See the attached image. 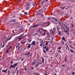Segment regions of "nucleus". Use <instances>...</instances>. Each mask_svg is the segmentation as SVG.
I'll return each instance as SVG.
<instances>
[{"mask_svg": "<svg viewBox=\"0 0 75 75\" xmlns=\"http://www.w3.org/2000/svg\"><path fill=\"white\" fill-rule=\"evenodd\" d=\"M70 51L72 53V52H73V53H74V51H73V50H72L71 49H70Z\"/></svg>", "mask_w": 75, "mask_h": 75, "instance_id": "obj_23", "label": "nucleus"}, {"mask_svg": "<svg viewBox=\"0 0 75 75\" xmlns=\"http://www.w3.org/2000/svg\"><path fill=\"white\" fill-rule=\"evenodd\" d=\"M4 43H3V45L2 47V48H3L4 47Z\"/></svg>", "mask_w": 75, "mask_h": 75, "instance_id": "obj_33", "label": "nucleus"}, {"mask_svg": "<svg viewBox=\"0 0 75 75\" xmlns=\"http://www.w3.org/2000/svg\"><path fill=\"white\" fill-rule=\"evenodd\" d=\"M64 27L66 28V29H67V31H68V30H69V28H67V25H64Z\"/></svg>", "mask_w": 75, "mask_h": 75, "instance_id": "obj_11", "label": "nucleus"}, {"mask_svg": "<svg viewBox=\"0 0 75 75\" xmlns=\"http://www.w3.org/2000/svg\"><path fill=\"white\" fill-rule=\"evenodd\" d=\"M67 61V58H65L64 59V61H65V62H66Z\"/></svg>", "mask_w": 75, "mask_h": 75, "instance_id": "obj_28", "label": "nucleus"}, {"mask_svg": "<svg viewBox=\"0 0 75 75\" xmlns=\"http://www.w3.org/2000/svg\"><path fill=\"white\" fill-rule=\"evenodd\" d=\"M8 40V38H7V39H6V41H7V40Z\"/></svg>", "mask_w": 75, "mask_h": 75, "instance_id": "obj_55", "label": "nucleus"}, {"mask_svg": "<svg viewBox=\"0 0 75 75\" xmlns=\"http://www.w3.org/2000/svg\"><path fill=\"white\" fill-rule=\"evenodd\" d=\"M63 29L64 30V32H65V33H67L68 31H69V29L68 30V31H67V30H66L65 29V28L64 27H63Z\"/></svg>", "mask_w": 75, "mask_h": 75, "instance_id": "obj_8", "label": "nucleus"}, {"mask_svg": "<svg viewBox=\"0 0 75 75\" xmlns=\"http://www.w3.org/2000/svg\"><path fill=\"white\" fill-rule=\"evenodd\" d=\"M55 21H57V19H56Z\"/></svg>", "mask_w": 75, "mask_h": 75, "instance_id": "obj_61", "label": "nucleus"}, {"mask_svg": "<svg viewBox=\"0 0 75 75\" xmlns=\"http://www.w3.org/2000/svg\"><path fill=\"white\" fill-rule=\"evenodd\" d=\"M20 47V46H19V45H18L16 46V48H17V47H18V49H19V47Z\"/></svg>", "mask_w": 75, "mask_h": 75, "instance_id": "obj_32", "label": "nucleus"}, {"mask_svg": "<svg viewBox=\"0 0 75 75\" xmlns=\"http://www.w3.org/2000/svg\"><path fill=\"white\" fill-rule=\"evenodd\" d=\"M38 40H40V41H41V39H38Z\"/></svg>", "mask_w": 75, "mask_h": 75, "instance_id": "obj_36", "label": "nucleus"}, {"mask_svg": "<svg viewBox=\"0 0 75 75\" xmlns=\"http://www.w3.org/2000/svg\"><path fill=\"white\" fill-rule=\"evenodd\" d=\"M28 40L29 42H31V40Z\"/></svg>", "mask_w": 75, "mask_h": 75, "instance_id": "obj_43", "label": "nucleus"}, {"mask_svg": "<svg viewBox=\"0 0 75 75\" xmlns=\"http://www.w3.org/2000/svg\"><path fill=\"white\" fill-rule=\"evenodd\" d=\"M62 38L63 40H64V41H65V38L64 37V36H63L62 37Z\"/></svg>", "mask_w": 75, "mask_h": 75, "instance_id": "obj_18", "label": "nucleus"}, {"mask_svg": "<svg viewBox=\"0 0 75 75\" xmlns=\"http://www.w3.org/2000/svg\"><path fill=\"white\" fill-rule=\"evenodd\" d=\"M61 43L62 44H64V42L63 41H61Z\"/></svg>", "mask_w": 75, "mask_h": 75, "instance_id": "obj_26", "label": "nucleus"}, {"mask_svg": "<svg viewBox=\"0 0 75 75\" xmlns=\"http://www.w3.org/2000/svg\"><path fill=\"white\" fill-rule=\"evenodd\" d=\"M25 71H27V68H25Z\"/></svg>", "mask_w": 75, "mask_h": 75, "instance_id": "obj_47", "label": "nucleus"}, {"mask_svg": "<svg viewBox=\"0 0 75 75\" xmlns=\"http://www.w3.org/2000/svg\"><path fill=\"white\" fill-rule=\"evenodd\" d=\"M47 18L48 19V20H51V18L50 17Z\"/></svg>", "mask_w": 75, "mask_h": 75, "instance_id": "obj_40", "label": "nucleus"}, {"mask_svg": "<svg viewBox=\"0 0 75 75\" xmlns=\"http://www.w3.org/2000/svg\"><path fill=\"white\" fill-rule=\"evenodd\" d=\"M12 73L13 74H15V73L13 71L12 72Z\"/></svg>", "mask_w": 75, "mask_h": 75, "instance_id": "obj_50", "label": "nucleus"}, {"mask_svg": "<svg viewBox=\"0 0 75 75\" xmlns=\"http://www.w3.org/2000/svg\"><path fill=\"white\" fill-rule=\"evenodd\" d=\"M17 65H18V63H17L14 64L13 66L15 68V67H16L17 66Z\"/></svg>", "mask_w": 75, "mask_h": 75, "instance_id": "obj_13", "label": "nucleus"}, {"mask_svg": "<svg viewBox=\"0 0 75 75\" xmlns=\"http://www.w3.org/2000/svg\"><path fill=\"white\" fill-rule=\"evenodd\" d=\"M62 9H64V8L63 7L61 8Z\"/></svg>", "mask_w": 75, "mask_h": 75, "instance_id": "obj_60", "label": "nucleus"}, {"mask_svg": "<svg viewBox=\"0 0 75 75\" xmlns=\"http://www.w3.org/2000/svg\"><path fill=\"white\" fill-rule=\"evenodd\" d=\"M67 48H68V47H66V50H67Z\"/></svg>", "mask_w": 75, "mask_h": 75, "instance_id": "obj_52", "label": "nucleus"}, {"mask_svg": "<svg viewBox=\"0 0 75 75\" xmlns=\"http://www.w3.org/2000/svg\"><path fill=\"white\" fill-rule=\"evenodd\" d=\"M21 61H24V59H21Z\"/></svg>", "mask_w": 75, "mask_h": 75, "instance_id": "obj_51", "label": "nucleus"}, {"mask_svg": "<svg viewBox=\"0 0 75 75\" xmlns=\"http://www.w3.org/2000/svg\"><path fill=\"white\" fill-rule=\"evenodd\" d=\"M40 64L38 63V64L37 65H36V67H38V65H39V64Z\"/></svg>", "mask_w": 75, "mask_h": 75, "instance_id": "obj_35", "label": "nucleus"}, {"mask_svg": "<svg viewBox=\"0 0 75 75\" xmlns=\"http://www.w3.org/2000/svg\"><path fill=\"white\" fill-rule=\"evenodd\" d=\"M38 25H39L36 24V25H33V27H38Z\"/></svg>", "mask_w": 75, "mask_h": 75, "instance_id": "obj_12", "label": "nucleus"}, {"mask_svg": "<svg viewBox=\"0 0 75 75\" xmlns=\"http://www.w3.org/2000/svg\"><path fill=\"white\" fill-rule=\"evenodd\" d=\"M43 51H44V53H46V51L45 50H43Z\"/></svg>", "mask_w": 75, "mask_h": 75, "instance_id": "obj_41", "label": "nucleus"}, {"mask_svg": "<svg viewBox=\"0 0 75 75\" xmlns=\"http://www.w3.org/2000/svg\"><path fill=\"white\" fill-rule=\"evenodd\" d=\"M52 19H54V20H55V18L54 17H52Z\"/></svg>", "mask_w": 75, "mask_h": 75, "instance_id": "obj_45", "label": "nucleus"}, {"mask_svg": "<svg viewBox=\"0 0 75 75\" xmlns=\"http://www.w3.org/2000/svg\"><path fill=\"white\" fill-rule=\"evenodd\" d=\"M48 0H45V1H48Z\"/></svg>", "mask_w": 75, "mask_h": 75, "instance_id": "obj_63", "label": "nucleus"}, {"mask_svg": "<svg viewBox=\"0 0 75 75\" xmlns=\"http://www.w3.org/2000/svg\"><path fill=\"white\" fill-rule=\"evenodd\" d=\"M14 68V65H11V66H10V68Z\"/></svg>", "mask_w": 75, "mask_h": 75, "instance_id": "obj_17", "label": "nucleus"}, {"mask_svg": "<svg viewBox=\"0 0 75 75\" xmlns=\"http://www.w3.org/2000/svg\"><path fill=\"white\" fill-rule=\"evenodd\" d=\"M11 38H10L9 39H8V40H7V41H8L10 40H11Z\"/></svg>", "mask_w": 75, "mask_h": 75, "instance_id": "obj_42", "label": "nucleus"}, {"mask_svg": "<svg viewBox=\"0 0 75 75\" xmlns=\"http://www.w3.org/2000/svg\"><path fill=\"white\" fill-rule=\"evenodd\" d=\"M43 48H44L45 49H46V48H47V46H45L44 47V45H43Z\"/></svg>", "mask_w": 75, "mask_h": 75, "instance_id": "obj_21", "label": "nucleus"}, {"mask_svg": "<svg viewBox=\"0 0 75 75\" xmlns=\"http://www.w3.org/2000/svg\"><path fill=\"white\" fill-rule=\"evenodd\" d=\"M74 74H75V72H72V75H74Z\"/></svg>", "mask_w": 75, "mask_h": 75, "instance_id": "obj_46", "label": "nucleus"}, {"mask_svg": "<svg viewBox=\"0 0 75 75\" xmlns=\"http://www.w3.org/2000/svg\"><path fill=\"white\" fill-rule=\"evenodd\" d=\"M25 55H27V56H28L27 58H29V57H30V56H31V55L30 52H27V53L25 54Z\"/></svg>", "mask_w": 75, "mask_h": 75, "instance_id": "obj_2", "label": "nucleus"}, {"mask_svg": "<svg viewBox=\"0 0 75 75\" xmlns=\"http://www.w3.org/2000/svg\"><path fill=\"white\" fill-rule=\"evenodd\" d=\"M48 4H49V5L50 4V3H48Z\"/></svg>", "mask_w": 75, "mask_h": 75, "instance_id": "obj_58", "label": "nucleus"}, {"mask_svg": "<svg viewBox=\"0 0 75 75\" xmlns=\"http://www.w3.org/2000/svg\"><path fill=\"white\" fill-rule=\"evenodd\" d=\"M32 4L34 7H35V3H33Z\"/></svg>", "mask_w": 75, "mask_h": 75, "instance_id": "obj_22", "label": "nucleus"}, {"mask_svg": "<svg viewBox=\"0 0 75 75\" xmlns=\"http://www.w3.org/2000/svg\"><path fill=\"white\" fill-rule=\"evenodd\" d=\"M16 19L12 20L11 21H10V22H15V21H16Z\"/></svg>", "mask_w": 75, "mask_h": 75, "instance_id": "obj_15", "label": "nucleus"}, {"mask_svg": "<svg viewBox=\"0 0 75 75\" xmlns=\"http://www.w3.org/2000/svg\"><path fill=\"white\" fill-rule=\"evenodd\" d=\"M45 75H48V74H47L46 73H45Z\"/></svg>", "mask_w": 75, "mask_h": 75, "instance_id": "obj_57", "label": "nucleus"}, {"mask_svg": "<svg viewBox=\"0 0 75 75\" xmlns=\"http://www.w3.org/2000/svg\"><path fill=\"white\" fill-rule=\"evenodd\" d=\"M42 44H43V42H42V43H41L40 44V46L41 47H42Z\"/></svg>", "mask_w": 75, "mask_h": 75, "instance_id": "obj_25", "label": "nucleus"}, {"mask_svg": "<svg viewBox=\"0 0 75 75\" xmlns=\"http://www.w3.org/2000/svg\"><path fill=\"white\" fill-rule=\"evenodd\" d=\"M11 64H13V61H12V60H11Z\"/></svg>", "mask_w": 75, "mask_h": 75, "instance_id": "obj_44", "label": "nucleus"}, {"mask_svg": "<svg viewBox=\"0 0 75 75\" xmlns=\"http://www.w3.org/2000/svg\"><path fill=\"white\" fill-rule=\"evenodd\" d=\"M9 50H7L6 52V53H8V52Z\"/></svg>", "mask_w": 75, "mask_h": 75, "instance_id": "obj_29", "label": "nucleus"}, {"mask_svg": "<svg viewBox=\"0 0 75 75\" xmlns=\"http://www.w3.org/2000/svg\"><path fill=\"white\" fill-rule=\"evenodd\" d=\"M50 23L49 22H47L45 23V24L46 25V26H49V25H50Z\"/></svg>", "mask_w": 75, "mask_h": 75, "instance_id": "obj_5", "label": "nucleus"}, {"mask_svg": "<svg viewBox=\"0 0 75 75\" xmlns=\"http://www.w3.org/2000/svg\"><path fill=\"white\" fill-rule=\"evenodd\" d=\"M30 47H31V44H28V46H27V47L29 49L30 48Z\"/></svg>", "mask_w": 75, "mask_h": 75, "instance_id": "obj_10", "label": "nucleus"}, {"mask_svg": "<svg viewBox=\"0 0 75 75\" xmlns=\"http://www.w3.org/2000/svg\"><path fill=\"white\" fill-rule=\"evenodd\" d=\"M45 45H47V46H48V43H46L45 44Z\"/></svg>", "mask_w": 75, "mask_h": 75, "instance_id": "obj_39", "label": "nucleus"}, {"mask_svg": "<svg viewBox=\"0 0 75 75\" xmlns=\"http://www.w3.org/2000/svg\"><path fill=\"white\" fill-rule=\"evenodd\" d=\"M58 52H60V53H61V51L60 50H58Z\"/></svg>", "mask_w": 75, "mask_h": 75, "instance_id": "obj_30", "label": "nucleus"}, {"mask_svg": "<svg viewBox=\"0 0 75 75\" xmlns=\"http://www.w3.org/2000/svg\"><path fill=\"white\" fill-rule=\"evenodd\" d=\"M49 50V49H48V48H47L46 49V51L47 52L49 51V50Z\"/></svg>", "mask_w": 75, "mask_h": 75, "instance_id": "obj_20", "label": "nucleus"}, {"mask_svg": "<svg viewBox=\"0 0 75 75\" xmlns=\"http://www.w3.org/2000/svg\"><path fill=\"white\" fill-rule=\"evenodd\" d=\"M69 43H70V44L72 43V42H71V41H69Z\"/></svg>", "mask_w": 75, "mask_h": 75, "instance_id": "obj_37", "label": "nucleus"}, {"mask_svg": "<svg viewBox=\"0 0 75 75\" xmlns=\"http://www.w3.org/2000/svg\"><path fill=\"white\" fill-rule=\"evenodd\" d=\"M31 69H34V67H32Z\"/></svg>", "mask_w": 75, "mask_h": 75, "instance_id": "obj_59", "label": "nucleus"}, {"mask_svg": "<svg viewBox=\"0 0 75 75\" xmlns=\"http://www.w3.org/2000/svg\"><path fill=\"white\" fill-rule=\"evenodd\" d=\"M8 73H10V72L9 71H8Z\"/></svg>", "mask_w": 75, "mask_h": 75, "instance_id": "obj_64", "label": "nucleus"}, {"mask_svg": "<svg viewBox=\"0 0 75 75\" xmlns=\"http://www.w3.org/2000/svg\"><path fill=\"white\" fill-rule=\"evenodd\" d=\"M31 45H35V41H34L32 42L31 44Z\"/></svg>", "mask_w": 75, "mask_h": 75, "instance_id": "obj_4", "label": "nucleus"}, {"mask_svg": "<svg viewBox=\"0 0 75 75\" xmlns=\"http://www.w3.org/2000/svg\"><path fill=\"white\" fill-rule=\"evenodd\" d=\"M30 8V4H27L26 5V7L25 8V10H29V8Z\"/></svg>", "mask_w": 75, "mask_h": 75, "instance_id": "obj_1", "label": "nucleus"}, {"mask_svg": "<svg viewBox=\"0 0 75 75\" xmlns=\"http://www.w3.org/2000/svg\"><path fill=\"white\" fill-rule=\"evenodd\" d=\"M15 31H18V30H17V29H15Z\"/></svg>", "mask_w": 75, "mask_h": 75, "instance_id": "obj_53", "label": "nucleus"}, {"mask_svg": "<svg viewBox=\"0 0 75 75\" xmlns=\"http://www.w3.org/2000/svg\"><path fill=\"white\" fill-rule=\"evenodd\" d=\"M21 38H19V41L21 40Z\"/></svg>", "mask_w": 75, "mask_h": 75, "instance_id": "obj_38", "label": "nucleus"}, {"mask_svg": "<svg viewBox=\"0 0 75 75\" xmlns=\"http://www.w3.org/2000/svg\"><path fill=\"white\" fill-rule=\"evenodd\" d=\"M41 13H42V10L41 9L39 10L37 12V14L40 15V14H41Z\"/></svg>", "mask_w": 75, "mask_h": 75, "instance_id": "obj_3", "label": "nucleus"}, {"mask_svg": "<svg viewBox=\"0 0 75 75\" xmlns=\"http://www.w3.org/2000/svg\"><path fill=\"white\" fill-rule=\"evenodd\" d=\"M17 74H18V70L17 72Z\"/></svg>", "mask_w": 75, "mask_h": 75, "instance_id": "obj_48", "label": "nucleus"}, {"mask_svg": "<svg viewBox=\"0 0 75 75\" xmlns=\"http://www.w3.org/2000/svg\"><path fill=\"white\" fill-rule=\"evenodd\" d=\"M41 58H42V62L40 64H40V65L42 64V63H44V58H42V57Z\"/></svg>", "mask_w": 75, "mask_h": 75, "instance_id": "obj_6", "label": "nucleus"}, {"mask_svg": "<svg viewBox=\"0 0 75 75\" xmlns=\"http://www.w3.org/2000/svg\"><path fill=\"white\" fill-rule=\"evenodd\" d=\"M14 18L16 17V16H13L12 17L13 18H14Z\"/></svg>", "mask_w": 75, "mask_h": 75, "instance_id": "obj_54", "label": "nucleus"}, {"mask_svg": "<svg viewBox=\"0 0 75 75\" xmlns=\"http://www.w3.org/2000/svg\"><path fill=\"white\" fill-rule=\"evenodd\" d=\"M34 64H35V62H33L31 64V65H34Z\"/></svg>", "mask_w": 75, "mask_h": 75, "instance_id": "obj_31", "label": "nucleus"}, {"mask_svg": "<svg viewBox=\"0 0 75 75\" xmlns=\"http://www.w3.org/2000/svg\"><path fill=\"white\" fill-rule=\"evenodd\" d=\"M70 47H71V48H72V49H74V48L71 45L70 46Z\"/></svg>", "mask_w": 75, "mask_h": 75, "instance_id": "obj_24", "label": "nucleus"}, {"mask_svg": "<svg viewBox=\"0 0 75 75\" xmlns=\"http://www.w3.org/2000/svg\"><path fill=\"white\" fill-rule=\"evenodd\" d=\"M71 25H72V27H73V24H71Z\"/></svg>", "mask_w": 75, "mask_h": 75, "instance_id": "obj_56", "label": "nucleus"}, {"mask_svg": "<svg viewBox=\"0 0 75 75\" xmlns=\"http://www.w3.org/2000/svg\"><path fill=\"white\" fill-rule=\"evenodd\" d=\"M66 46L67 48H68V50L69 51V47H68V45H66Z\"/></svg>", "mask_w": 75, "mask_h": 75, "instance_id": "obj_27", "label": "nucleus"}, {"mask_svg": "<svg viewBox=\"0 0 75 75\" xmlns=\"http://www.w3.org/2000/svg\"><path fill=\"white\" fill-rule=\"evenodd\" d=\"M7 71H8V69H6V70H2V71L3 72H5V73H6V72H7Z\"/></svg>", "mask_w": 75, "mask_h": 75, "instance_id": "obj_7", "label": "nucleus"}, {"mask_svg": "<svg viewBox=\"0 0 75 75\" xmlns=\"http://www.w3.org/2000/svg\"><path fill=\"white\" fill-rule=\"evenodd\" d=\"M65 65H62V67H65Z\"/></svg>", "mask_w": 75, "mask_h": 75, "instance_id": "obj_49", "label": "nucleus"}, {"mask_svg": "<svg viewBox=\"0 0 75 75\" xmlns=\"http://www.w3.org/2000/svg\"><path fill=\"white\" fill-rule=\"evenodd\" d=\"M46 32V31L45 30H44V31H43V33H44L43 34H42V35H43V36H44V35H45V32Z\"/></svg>", "mask_w": 75, "mask_h": 75, "instance_id": "obj_9", "label": "nucleus"}, {"mask_svg": "<svg viewBox=\"0 0 75 75\" xmlns=\"http://www.w3.org/2000/svg\"><path fill=\"white\" fill-rule=\"evenodd\" d=\"M45 1H45L44 0V1H43L42 2V3H41L42 6H43V4H44V3H45Z\"/></svg>", "mask_w": 75, "mask_h": 75, "instance_id": "obj_14", "label": "nucleus"}, {"mask_svg": "<svg viewBox=\"0 0 75 75\" xmlns=\"http://www.w3.org/2000/svg\"><path fill=\"white\" fill-rule=\"evenodd\" d=\"M61 48H62V46H60L59 47L57 48V50H61Z\"/></svg>", "mask_w": 75, "mask_h": 75, "instance_id": "obj_16", "label": "nucleus"}, {"mask_svg": "<svg viewBox=\"0 0 75 75\" xmlns=\"http://www.w3.org/2000/svg\"><path fill=\"white\" fill-rule=\"evenodd\" d=\"M24 14H25V15H28V13H27V12L26 11L25 12H24Z\"/></svg>", "mask_w": 75, "mask_h": 75, "instance_id": "obj_19", "label": "nucleus"}, {"mask_svg": "<svg viewBox=\"0 0 75 75\" xmlns=\"http://www.w3.org/2000/svg\"><path fill=\"white\" fill-rule=\"evenodd\" d=\"M21 44H25V42H21Z\"/></svg>", "mask_w": 75, "mask_h": 75, "instance_id": "obj_34", "label": "nucleus"}, {"mask_svg": "<svg viewBox=\"0 0 75 75\" xmlns=\"http://www.w3.org/2000/svg\"><path fill=\"white\" fill-rule=\"evenodd\" d=\"M48 68V67H46V69H47Z\"/></svg>", "mask_w": 75, "mask_h": 75, "instance_id": "obj_62", "label": "nucleus"}]
</instances>
